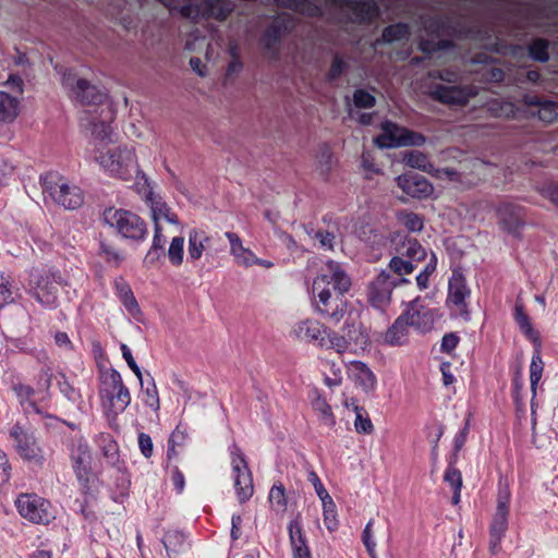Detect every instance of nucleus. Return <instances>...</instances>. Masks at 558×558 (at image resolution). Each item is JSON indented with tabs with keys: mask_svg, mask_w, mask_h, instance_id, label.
I'll use <instances>...</instances> for the list:
<instances>
[{
	"mask_svg": "<svg viewBox=\"0 0 558 558\" xmlns=\"http://www.w3.org/2000/svg\"><path fill=\"white\" fill-rule=\"evenodd\" d=\"M326 342H327L326 348L335 349L338 353H342V352L347 351V349L349 347V343L345 340V338L336 332L327 331Z\"/></svg>",
	"mask_w": 558,
	"mask_h": 558,
	"instance_id": "052dcab7",
	"label": "nucleus"
},
{
	"mask_svg": "<svg viewBox=\"0 0 558 558\" xmlns=\"http://www.w3.org/2000/svg\"><path fill=\"white\" fill-rule=\"evenodd\" d=\"M90 157L110 177L123 181H131L133 178H137L147 183V178L141 171L135 150L132 147L111 148L106 153L94 148Z\"/></svg>",
	"mask_w": 558,
	"mask_h": 558,
	"instance_id": "7ed1b4c3",
	"label": "nucleus"
},
{
	"mask_svg": "<svg viewBox=\"0 0 558 558\" xmlns=\"http://www.w3.org/2000/svg\"><path fill=\"white\" fill-rule=\"evenodd\" d=\"M514 319L523 335L533 343V347H537L542 342L541 336L533 328L530 317L524 312V306L520 303H515Z\"/></svg>",
	"mask_w": 558,
	"mask_h": 558,
	"instance_id": "473e14b6",
	"label": "nucleus"
},
{
	"mask_svg": "<svg viewBox=\"0 0 558 558\" xmlns=\"http://www.w3.org/2000/svg\"><path fill=\"white\" fill-rule=\"evenodd\" d=\"M120 349L122 352V356L125 360L128 366L132 369V372L135 374V376L140 380L141 387H143V373H142L140 366L137 365V363L135 362L130 348L126 344L122 343Z\"/></svg>",
	"mask_w": 558,
	"mask_h": 558,
	"instance_id": "bf43d9fd",
	"label": "nucleus"
},
{
	"mask_svg": "<svg viewBox=\"0 0 558 558\" xmlns=\"http://www.w3.org/2000/svg\"><path fill=\"white\" fill-rule=\"evenodd\" d=\"M147 386L145 388L144 386L142 387L144 393L143 402L156 412L160 408L159 395L153 376L147 374Z\"/></svg>",
	"mask_w": 558,
	"mask_h": 558,
	"instance_id": "a18cd8bd",
	"label": "nucleus"
},
{
	"mask_svg": "<svg viewBox=\"0 0 558 558\" xmlns=\"http://www.w3.org/2000/svg\"><path fill=\"white\" fill-rule=\"evenodd\" d=\"M314 398L312 399V407L315 412L319 414L322 424L332 428L336 425V417L332 413L330 404L327 402L318 390H314Z\"/></svg>",
	"mask_w": 558,
	"mask_h": 558,
	"instance_id": "72a5a7b5",
	"label": "nucleus"
},
{
	"mask_svg": "<svg viewBox=\"0 0 558 558\" xmlns=\"http://www.w3.org/2000/svg\"><path fill=\"white\" fill-rule=\"evenodd\" d=\"M470 293L464 276L459 271H453L448 281L447 305L454 307L461 316L468 318L469 312L465 300L470 296Z\"/></svg>",
	"mask_w": 558,
	"mask_h": 558,
	"instance_id": "a211bd4d",
	"label": "nucleus"
},
{
	"mask_svg": "<svg viewBox=\"0 0 558 558\" xmlns=\"http://www.w3.org/2000/svg\"><path fill=\"white\" fill-rule=\"evenodd\" d=\"M40 184L44 196L50 197L65 209H76L84 203L82 190L76 185H70L58 172H48L41 175Z\"/></svg>",
	"mask_w": 558,
	"mask_h": 558,
	"instance_id": "20e7f679",
	"label": "nucleus"
},
{
	"mask_svg": "<svg viewBox=\"0 0 558 558\" xmlns=\"http://www.w3.org/2000/svg\"><path fill=\"white\" fill-rule=\"evenodd\" d=\"M510 499L509 486L500 481L498 484L497 507L489 527V547L493 554L499 551L500 543L508 530Z\"/></svg>",
	"mask_w": 558,
	"mask_h": 558,
	"instance_id": "9d476101",
	"label": "nucleus"
},
{
	"mask_svg": "<svg viewBox=\"0 0 558 558\" xmlns=\"http://www.w3.org/2000/svg\"><path fill=\"white\" fill-rule=\"evenodd\" d=\"M138 190L144 194V201L150 208L151 218L155 225L159 223L161 219H165L173 225L178 223L177 215L171 213L166 202H163L162 198L151 190L148 182H144L143 186L138 187Z\"/></svg>",
	"mask_w": 558,
	"mask_h": 558,
	"instance_id": "aec40b11",
	"label": "nucleus"
},
{
	"mask_svg": "<svg viewBox=\"0 0 558 558\" xmlns=\"http://www.w3.org/2000/svg\"><path fill=\"white\" fill-rule=\"evenodd\" d=\"M398 186L409 196L413 198H426L432 195L434 187L429 181L417 173L407 172L397 179Z\"/></svg>",
	"mask_w": 558,
	"mask_h": 558,
	"instance_id": "412c9836",
	"label": "nucleus"
},
{
	"mask_svg": "<svg viewBox=\"0 0 558 558\" xmlns=\"http://www.w3.org/2000/svg\"><path fill=\"white\" fill-rule=\"evenodd\" d=\"M99 393L114 416L123 413L131 403L130 390L124 385L121 374L114 368L101 375Z\"/></svg>",
	"mask_w": 558,
	"mask_h": 558,
	"instance_id": "0eeeda50",
	"label": "nucleus"
},
{
	"mask_svg": "<svg viewBox=\"0 0 558 558\" xmlns=\"http://www.w3.org/2000/svg\"><path fill=\"white\" fill-rule=\"evenodd\" d=\"M347 68H348V62L338 53L335 54L331 65H330V69L327 73V80L329 82H333V81L338 80L344 73Z\"/></svg>",
	"mask_w": 558,
	"mask_h": 558,
	"instance_id": "6e6d98bb",
	"label": "nucleus"
},
{
	"mask_svg": "<svg viewBox=\"0 0 558 558\" xmlns=\"http://www.w3.org/2000/svg\"><path fill=\"white\" fill-rule=\"evenodd\" d=\"M498 223L509 232L515 233L524 223L523 208L512 203H501L496 208Z\"/></svg>",
	"mask_w": 558,
	"mask_h": 558,
	"instance_id": "393cba45",
	"label": "nucleus"
},
{
	"mask_svg": "<svg viewBox=\"0 0 558 558\" xmlns=\"http://www.w3.org/2000/svg\"><path fill=\"white\" fill-rule=\"evenodd\" d=\"M409 26L405 23H396L384 28L379 41L391 44L408 38Z\"/></svg>",
	"mask_w": 558,
	"mask_h": 558,
	"instance_id": "ea45409f",
	"label": "nucleus"
},
{
	"mask_svg": "<svg viewBox=\"0 0 558 558\" xmlns=\"http://www.w3.org/2000/svg\"><path fill=\"white\" fill-rule=\"evenodd\" d=\"M226 238L230 242V252L234 256L238 264L250 267L254 265L255 254L243 246L241 239L236 233L226 232Z\"/></svg>",
	"mask_w": 558,
	"mask_h": 558,
	"instance_id": "c756f323",
	"label": "nucleus"
},
{
	"mask_svg": "<svg viewBox=\"0 0 558 558\" xmlns=\"http://www.w3.org/2000/svg\"><path fill=\"white\" fill-rule=\"evenodd\" d=\"M100 254L104 256L106 262L113 263L116 266H118L123 259V256L114 247L106 243L100 244Z\"/></svg>",
	"mask_w": 558,
	"mask_h": 558,
	"instance_id": "0e129e2a",
	"label": "nucleus"
},
{
	"mask_svg": "<svg viewBox=\"0 0 558 558\" xmlns=\"http://www.w3.org/2000/svg\"><path fill=\"white\" fill-rule=\"evenodd\" d=\"M282 7L308 16L322 15V9L311 0H276Z\"/></svg>",
	"mask_w": 558,
	"mask_h": 558,
	"instance_id": "4c0bfd02",
	"label": "nucleus"
},
{
	"mask_svg": "<svg viewBox=\"0 0 558 558\" xmlns=\"http://www.w3.org/2000/svg\"><path fill=\"white\" fill-rule=\"evenodd\" d=\"M63 85L72 93L82 105L100 106L99 118L92 111H86L81 118L82 125L90 133L94 145L96 142H113L112 128L110 122L113 120V112L110 104L107 102V95L95 85H90L84 78H77L72 72L64 73L62 77Z\"/></svg>",
	"mask_w": 558,
	"mask_h": 558,
	"instance_id": "f03ea898",
	"label": "nucleus"
},
{
	"mask_svg": "<svg viewBox=\"0 0 558 558\" xmlns=\"http://www.w3.org/2000/svg\"><path fill=\"white\" fill-rule=\"evenodd\" d=\"M405 283H410V280L396 278L387 270H381L367 284V301L374 308L384 312L390 305L393 289Z\"/></svg>",
	"mask_w": 558,
	"mask_h": 558,
	"instance_id": "9b49d317",
	"label": "nucleus"
},
{
	"mask_svg": "<svg viewBox=\"0 0 558 558\" xmlns=\"http://www.w3.org/2000/svg\"><path fill=\"white\" fill-rule=\"evenodd\" d=\"M66 448L81 490L83 494L88 495L95 482V475L92 470L93 456L88 441L82 436H75L69 440Z\"/></svg>",
	"mask_w": 558,
	"mask_h": 558,
	"instance_id": "39448f33",
	"label": "nucleus"
},
{
	"mask_svg": "<svg viewBox=\"0 0 558 558\" xmlns=\"http://www.w3.org/2000/svg\"><path fill=\"white\" fill-rule=\"evenodd\" d=\"M336 225L329 226L327 230H317L312 232H308V234L317 240L319 242V245L324 250H333V243L336 240V233H335Z\"/></svg>",
	"mask_w": 558,
	"mask_h": 558,
	"instance_id": "09e8293b",
	"label": "nucleus"
},
{
	"mask_svg": "<svg viewBox=\"0 0 558 558\" xmlns=\"http://www.w3.org/2000/svg\"><path fill=\"white\" fill-rule=\"evenodd\" d=\"M323 504V510H324V522L326 524V527L329 531H333L338 526V522L336 519V505L331 497H328L325 499V501H322Z\"/></svg>",
	"mask_w": 558,
	"mask_h": 558,
	"instance_id": "603ef678",
	"label": "nucleus"
},
{
	"mask_svg": "<svg viewBox=\"0 0 558 558\" xmlns=\"http://www.w3.org/2000/svg\"><path fill=\"white\" fill-rule=\"evenodd\" d=\"M548 40L536 38L529 45V53L532 59L546 62L549 59L548 54Z\"/></svg>",
	"mask_w": 558,
	"mask_h": 558,
	"instance_id": "de8ad7c7",
	"label": "nucleus"
},
{
	"mask_svg": "<svg viewBox=\"0 0 558 558\" xmlns=\"http://www.w3.org/2000/svg\"><path fill=\"white\" fill-rule=\"evenodd\" d=\"M107 463L112 468L122 470L124 462L120 458L119 445L109 433H100L95 439Z\"/></svg>",
	"mask_w": 558,
	"mask_h": 558,
	"instance_id": "a878e982",
	"label": "nucleus"
},
{
	"mask_svg": "<svg viewBox=\"0 0 558 558\" xmlns=\"http://www.w3.org/2000/svg\"><path fill=\"white\" fill-rule=\"evenodd\" d=\"M105 222L117 230L121 236L142 241L147 234V226L145 221L136 214L124 210L108 208L104 211Z\"/></svg>",
	"mask_w": 558,
	"mask_h": 558,
	"instance_id": "6e6552de",
	"label": "nucleus"
},
{
	"mask_svg": "<svg viewBox=\"0 0 558 558\" xmlns=\"http://www.w3.org/2000/svg\"><path fill=\"white\" fill-rule=\"evenodd\" d=\"M398 221L411 232H418L423 229V218L412 211L400 210L397 213Z\"/></svg>",
	"mask_w": 558,
	"mask_h": 558,
	"instance_id": "49530a36",
	"label": "nucleus"
},
{
	"mask_svg": "<svg viewBox=\"0 0 558 558\" xmlns=\"http://www.w3.org/2000/svg\"><path fill=\"white\" fill-rule=\"evenodd\" d=\"M268 500L271 508L277 512H284L287 509L286 488L281 483H276L269 490Z\"/></svg>",
	"mask_w": 558,
	"mask_h": 558,
	"instance_id": "79ce46f5",
	"label": "nucleus"
},
{
	"mask_svg": "<svg viewBox=\"0 0 558 558\" xmlns=\"http://www.w3.org/2000/svg\"><path fill=\"white\" fill-rule=\"evenodd\" d=\"M307 481L314 486L315 492L322 501H325V499L331 497L314 470H308Z\"/></svg>",
	"mask_w": 558,
	"mask_h": 558,
	"instance_id": "e2e57ef3",
	"label": "nucleus"
},
{
	"mask_svg": "<svg viewBox=\"0 0 558 558\" xmlns=\"http://www.w3.org/2000/svg\"><path fill=\"white\" fill-rule=\"evenodd\" d=\"M291 333L300 341L313 343L320 348L327 347V328L316 319L306 318L295 323Z\"/></svg>",
	"mask_w": 558,
	"mask_h": 558,
	"instance_id": "6ab92c4d",
	"label": "nucleus"
},
{
	"mask_svg": "<svg viewBox=\"0 0 558 558\" xmlns=\"http://www.w3.org/2000/svg\"><path fill=\"white\" fill-rule=\"evenodd\" d=\"M184 255V238L175 236L172 239L169 250L168 257L172 265L179 266L183 262Z\"/></svg>",
	"mask_w": 558,
	"mask_h": 558,
	"instance_id": "3c124183",
	"label": "nucleus"
},
{
	"mask_svg": "<svg viewBox=\"0 0 558 558\" xmlns=\"http://www.w3.org/2000/svg\"><path fill=\"white\" fill-rule=\"evenodd\" d=\"M14 302V291L11 279L4 272L0 271V308Z\"/></svg>",
	"mask_w": 558,
	"mask_h": 558,
	"instance_id": "8fccbe9b",
	"label": "nucleus"
},
{
	"mask_svg": "<svg viewBox=\"0 0 558 558\" xmlns=\"http://www.w3.org/2000/svg\"><path fill=\"white\" fill-rule=\"evenodd\" d=\"M13 446L21 459L43 465L45 461L44 450L33 430L15 423L9 432Z\"/></svg>",
	"mask_w": 558,
	"mask_h": 558,
	"instance_id": "ddd939ff",
	"label": "nucleus"
},
{
	"mask_svg": "<svg viewBox=\"0 0 558 558\" xmlns=\"http://www.w3.org/2000/svg\"><path fill=\"white\" fill-rule=\"evenodd\" d=\"M395 250L397 255L417 264L423 262L427 256L426 250L421 245V243L416 239L410 236H403V239L397 242Z\"/></svg>",
	"mask_w": 558,
	"mask_h": 558,
	"instance_id": "bb28decb",
	"label": "nucleus"
},
{
	"mask_svg": "<svg viewBox=\"0 0 558 558\" xmlns=\"http://www.w3.org/2000/svg\"><path fill=\"white\" fill-rule=\"evenodd\" d=\"M408 324L403 317L399 316L392 326L385 333V342L390 345H401L407 341Z\"/></svg>",
	"mask_w": 558,
	"mask_h": 558,
	"instance_id": "f704fd0d",
	"label": "nucleus"
},
{
	"mask_svg": "<svg viewBox=\"0 0 558 558\" xmlns=\"http://www.w3.org/2000/svg\"><path fill=\"white\" fill-rule=\"evenodd\" d=\"M211 242V236L202 229H192L189 232L187 255L191 260H198L204 251H206Z\"/></svg>",
	"mask_w": 558,
	"mask_h": 558,
	"instance_id": "c85d7f7f",
	"label": "nucleus"
},
{
	"mask_svg": "<svg viewBox=\"0 0 558 558\" xmlns=\"http://www.w3.org/2000/svg\"><path fill=\"white\" fill-rule=\"evenodd\" d=\"M422 28L428 34L436 37L460 35L461 29L453 24L450 15L423 16L421 19Z\"/></svg>",
	"mask_w": 558,
	"mask_h": 558,
	"instance_id": "b1692460",
	"label": "nucleus"
},
{
	"mask_svg": "<svg viewBox=\"0 0 558 558\" xmlns=\"http://www.w3.org/2000/svg\"><path fill=\"white\" fill-rule=\"evenodd\" d=\"M229 451L235 494L239 502L244 504L253 496L254 493L252 472L243 451L236 444H232Z\"/></svg>",
	"mask_w": 558,
	"mask_h": 558,
	"instance_id": "1a4fd4ad",
	"label": "nucleus"
},
{
	"mask_svg": "<svg viewBox=\"0 0 558 558\" xmlns=\"http://www.w3.org/2000/svg\"><path fill=\"white\" fill-rule=\"evenodd\" d=\"M65 283L58 270H41L32 274L28 293L44 307L58 306L59 287Z\"/></svg>",
	"mask_w": 558,
	"mask_h": 558,
	"instance_id": "423d86ee",
	"label": "nucleus"
},
{
	"mask_svg": "<svg viewBox=\"0 0 558 558\" xmlns=\"http://www.w3.org/2000/svg\"><path fill=\"white\" fill-rule=\"evenodd\" d=\"M353 367L357 372V381L365 391H372L375 389L377 379L371 368L361 361L353 362Z\"/></svg>",
	"mask_w": 558,
	"mask_h": 558,
	"instance_id": "58836bf2",
	"label": "nucleus"
},
{
	"mask_svg": "<svg viewBox=\"0 0 558 558\" xmlns=\"http://www.w3.org/2000/svg\"><path fill=\"white\" fill-rule=\"evenodd\" d=\"M354 428L356 433L365 435L372 434L374 432V425L368 416L367 411L360 405H354Z\"/></svg>",
	"mask_w": 558,
	"mask_h": 558,
	"instance_id": "c03bdc74",
	"label": "nucleus"
},
{
	"mask_svg": "<svg viewBox=\"0 0 558 558\" xmlns=\"http://www.w3.org/2000/svg\"><path fill=\"white\" fill-rule=\"evenodd\" d=\"M407 320L408 326L414 327L420 331H427L434 325V315L426 308L420 298L414 299L408 305V308L400 315Z\"/></svg>",
	"mask_w": 558,
	"mask_h": 558,
	"instance_id": "5701e85b",
	"label": "nucleus"
},
{
	"mask_svg": "<svg viewBox=\"0 0 558 558\" xmlns=\"http://www.w3.org/2000/svg\"><path fill=\"white\" fill-rule=\"evenodd\" d=\"M425 142L426 137L422 133L409 130L392 121L381 123V134L376 140L378 146L385 148L422 146Z\"/></svg>",
	"mask_w": 558,
	"mask_h": 558,
	"instance_id": "f8f14e48",
	"label": "nucleus"
},
{
	"mask_svg": "<svg viewBox=\"0 0 558 558\" xmlns=\"http://www.w3.org/2000/svg\"><path fill=\"white\" fill-rule=\"evenodd\" d=\"M353 102L357 108L368 109L375 106L376 99L371 93L364 89H356L353 94Z\"/></svg>",
	"mask_w": 558,
	"mask_h": 558,
	"instance_id": "13d9d810",
	"label": "nucleus"
},
{
	"mask_svg": "<svg viewBox=\"0 0 558 558\" xmlns=\"http://www.w3.org/2000/svg\"><path fill=\"white\" fill-rule=\"evenodd\" d=\"M403 162L424 172L430 173L436 178L447 177L449 180H457L458 172L452 168L435 169L428 157L420 150H411L403 155Z\"/></svg>",
	"mask_w": 558,
	"mask_h": 558,
	"instance_id": "4be33fe9",
	"label": "nucleus"
},
{
	"mask_svg": "<svg viewBox=\"0 0 558 558\" xmlns=\"http://www.w3.org/2000/svg\"><path fill=\"white\" fill-rule=\"evenodd\" d=\"M138 448L145 458H150L154 453V444L151 437L146 433H140L137 437Z\"/></svg>",
	"mask_w": 558,
	"mask_h": 558,
	"instance_id": "69168bd1",
	"label": "nucleus"
},
{
	"mask_svg": "<svg viewBox=\"0 0 558 558\" xmlns=\"http://www.w3.org/2000/svg\"><path fill=\"white\" fill-rule=\"evenodd\" d=\"M542 342L534 347L531 364H530V383L533 396L536 395L537 385L542 378L544 371V362L542 360Z\"/></svg>",
	"mask_w": 558,
	"mask_h": 558,
	"instance_id": "c9c22d12",
	"label": "nucleus"
},
{
	"mask_svg": "<svg viewBox=\"0 0 558 558\" xmlns=\"http://www.w3.org/2000/svg\"><path fill=\"white\" fill-rule=\"evenodd\" d=\"M19 513L34 523H49L53 518L49 501L33 494H22L15 501Z\"/></svg>",
	"mask_w": 558,
	"mask_h": 558,
	"instance_id": "4468645a",
	"label": "nucleus"
},
{
	"mask_svg": "<svg viewBox=\"0 0 558 558\" xmlns=\"http://www.w3.org/2000/svg\"><path fill=\"white\" fill-rule=\"evenodd\" d=\"M20 112V99L9 93L0 90V122H13Z\"/></svg>",
	"mask_w": 558,
	"mask_h": 558,
	"instance_id": "2f4dec72",
	"label": "nucleus"
},
{
	"mask_svg": "<svg viewBox=\"0 0 558 558\" xmlns=\"http://www.w3.org/2000/svg\"><path fill=\"white\" fill-rule=\"evenodd\" d=\"M288 530L293 558H312L301 523L298 520H292Z\"/></svg>",
	"mask_w": 558,
	"mask_h": 558,
	"instance_id": "cd10ccee",
	"label": "nucleus"
},
{
	"mask_svg": "<svg viewBox=\"0 0 558 558\" xmlns=\"http://www.w3.org/2000/svg\"><path fill=\"white\" fill-rule=\"evenodd\" d=\"M558 116V105L551 100H544V104L537 109V117L539 120L551 123Z\"/></svg>",
	"mask_w": 558,
	"mask_h": 558,
	"instance_id": "864d4df0",
	"label": "nucleus"
},
{
	"mask_svg": "<svg viewBox=\"0 0 558 558\" xmlns=\"http://www.w3.org/2000/svg\"><path fill=\"white\" fill-rule=\"evenodd\" d=\"M351 279L343 266L328 260L316 276L312 299L316 312L332 324H338L347 313L343 294L350 290Z\"/></svg>",
	"mask_w": 558,
	"mask_h": 558,
	"instance_id": "f257e3e1",
	"label": "nucleus"
},
{
	"mask_svg": "<svg viewBox=\"0 0 558 558\" xmlns=\"http://www.w3.org/2000/svg\"><path fill=\"white\" fill-rule=\"evenodd\" d=\"M444 481L452 488V490H458L462 488V475L461 472L453 466V462L450 461L447 466Z\"/></svg>",
	"mask_w": 558,
	"mask_h": 558,
	"instance_id": "5fc2aeb1",
	"label": "nucleus"
},
{
	"mask_svg": "<svg viewBox=\"0 0 558 558\" xmlns=\"http://www.w3.org/2000/svg\"><path fill=\"white\" fill-rule=\"evenodd\" d=\"M162 544L169 556L172 554H180L184 551L186 547V537L180 531H168L162 537Z\"/></svg>",
	"mask_w": 558,
	"mask_h": 558,
	"instance_id": "e433bc0d",
	"label": "nucleus"
},
{
	"mask_svg": "<svg viewBox=\"0 0 558 558\" xmlns=\"http://www.w3.org/2000/svg\"><path fill=\"white\" fill-rule=\"evenodd\" d=\"M58 386L60 392L72 402H76L80 398L78 392L70 385V383L66 380V378L62 375L61 378L58 380Z\"/></svg>",
	"mask_w": 558,
	"mask_h": 558,
	"instance_id": "338daca9",
	"label": "nucleus"
},
{
	"mask_svg": "<svg viewBox=\"0 0 558 558\" xmlns=\"http://www.w3.org/2000/svg\"><path fill=\"white\" fill-rule=\"evenodd\" d=\"M113 287L116 290V294L128 310V312L132 315L140 312L138 303L133 294V291L130 284L122 278L118 277L113 281Z\"/></svg>",
	"mask_w": 558,
	"mask_h": 558,
	"instance_id": "7c9ffc66",
	"label": "nucleus"
},
{
	"mask_svg": "<svg viewBox=\"0 0 558 558\" xmlns=\"http://www.w3.org/2000/svg\"><path fill=\"white\" fill-rule=\"evenodd\" d=\"M331 4L349 10L352 13V21L357 24H371L380 14L379 7L374 0H331Z\"/></svg>",
	"mask_w": 558,
	"mask_h": 558,
	"instance_id": "dca6fc26",
	"label": "nucleus"
},
{
	"mask_svg": "<svg viewBox=\"0 0 558 558\" xmlns=\"http://www.w3.org/2000/svg\"><path fill=\"white\" fill-rule=\"evenodd\" d=\"M374 520H369L362 533V541L364 546L366 547L367 553L369 554L371 558H376V542L374 539L373 535V527Z\"/></svg>",
	"mask_w": 558,
	"mask_h": 558,
	"instance_id": "4d7b16f0",
	"label": "nucleus"
},
{
	"mask_svg": "<svg viewBox=\"0 0 558 558\" xmlns=\"http://www.w3.org/2000/svg\"><path fill=\"white\" fill-rule=\"evenodd\" d=\"M189 439V428L186 425L179 423L175 429L171 433L168 440V457L175 456V447L183 446Z\"/></svg>",
	"mask_w": 558,
	"mask_h": 558,
	"instance_id": "a19ab883",
	"label": "nucleus"
},
{
	"mask_svg": "<svg viewBox=\"0 0 558 558\" xmlns=\"http://www.w3.org/2000/svg\"><path fill=\"white\" fill-rule=\"evenodd\" d=\"M13 391L16 395L21 404L29 401L35 393L33 387L24 384H16L13 386Z\"/></svg>",
	"mask_w": 558,
	"mask_h": 558,
	"instance_id": "774afa93",
	"label": "nucleus"
},
{
	"mask_svg": "<svg viewBox=\"0 0 558 558\" xmlns=\"http://www.w3.org/2000/svg\"><path fill=\"white\" fill-rule=\"evenodd\" d=\"M416 266L417 263L399 255L393 256L389 262V269L399 278H404L403 276L412 274Z\"/></svg>",
	"mask_w": 558,
	"mask_h": 558,
	"instance_id": "37998d69",
	"label": "nucleus"
},
{
	"mask_svg": "<svg viewBox=\"0 0 558 558\" xmlns=\"http://www.w3.org/2000/svg\"><path fill=\"white\" fill-rule=\"evenodd\" d=\"M451 47H452V41L449 39H440L436 43L433 40L426 39V40H422L420 44V49L424 53H432V52H435L438 50H444V49L451 48Z\"/></svg>",
	"mask_w": 558,
	"mask_h": 558,
	"instance_id": "680f3d73",
	"label": "nucleus"
},
{
	"mask_svg": "<svg viewBox=\"0 0 558 558\" xmlns=\"http://www.w3.org/2000/svg\"><path fill=\"white\" fill-rule=\"evenodd\" d=\"M294 26L293 20L288 13L279 14L274 22L265 29L262 36L263 47L274 57L278 54V44L281 37Z\"/></svg>",
	"mask_w": 558,
	"mask_h": 558,
	"instance_id": "f3484780",
	"label": "nucleus"
},
{
	"mask_svg": "<svg viewBox=\"0 0 558 558\" xmlns=\"http://www.w3.org/2000/svg\"><path fill=\"white\" fill-rule=\"evenodd\" d=\"M477 88L473 85H442L435 84L430 87L429 95L434 100L449 106H465L469 100L477 95Z\"/></svg>",
	"mask_w": 558,
	"mask_h": 558,
	"instance_id": "2eb2a0df",
	"label": "nucleus"
}]
</instances>
